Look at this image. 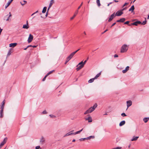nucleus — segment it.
I'll list each match as a JSON object with an SVG mask.
<instances>
[{"label": "nucleus", "mask_w": 149, "mask_h": 149, "mask_svg": "<svg viewBox=\"0 0 149 149\" xmlns=\"http://www.w3.org/2000/svg\"><path fill=\"white\" fill-rule=\"evenodd\" d=\"M128 49L127 46L126 45H123L121 47L120 52L121 53H124L127 52Z\"/></svg>", "instance_id": "obj_1"}, {"label": "nucleus", "mask_w": 149, "mask_h": 149, "mask_svg": "<svg viewBox=\"0 0 149 149\" xmlns=\"http://www.w3.org/2000/svg\"><path fill=\"white\" fill-rule=\"evenodd\" d=\"M87 61L86 60L84 62L83 64L82 65H79L77 68L76 69L78 71L79 70L81 69L82 68H83L84 65L85 64L86 62Z\"/></svg>", "instance_id": "obj_2"}, {"label": "nucleus", "mask_w": 149, "mask_h": 149, "mask_svg": "<svg viewBox=\"0 0 149 149\" xmlns=\"http://www.w3.org/2000/svg\"><path fill=\"white\" fill-rule=\"evenodd\" d=\"M115 13H113L110 16V17L109 18V19H108V21L109 22H111L112 19H113V18L115 17Z\"/></svg>", "instance_id": "obj_3"}, {"label": "nucleus", "mask_w": 149, "mask_h": 149, "mask_svg": "<svg viewBox=\"0 0 149 149\" xmlns=\"http://www.w3.org/2000/svg\"><path fill=\"white\" fill-rule=\"evenodd\" d=\"M33 39V36L31 34H30L28 38V41L29 43L31 42Z\"/></svg>", "instance_id": "obj_4"}, {"label": "nucleus", "mask_w": 149, "mask_h": 149, "mask_svg": "<svg viewBox=\"0 0 149 149\" xmlns=\"http://www.w3.org/2000/svg\"><path fill=\"white\" fill-rule=\"evenodd\" d=\"M123 13L121 10H118L116 13V14H115V16H119L121 15Z\"/></svg>", "instance_id": "obj_5"}, {"label": "nucleus", "mask_w": 149, "mask_h": 149, "mask_svg": "<svg viewBox=\"0 0 149 149\" xmlns=\"http://www.w3.org/2000/svg\"><path fill=\"white\" fill-rule=\"evenodd\" d=\"M3 109L4 108H0V117L2 118L3 116Z\"/></svg>", "instance_id": "obj_6"}, {"label": "nucleus", "mask_w": 149, "mask_h": 149, "mask_svg": "<svg viewBox=\"0 0 149 149\" xmlns=\"http://www.w3.org/2000/svg\"><path fill=\"white\" fill-rule=\"evenodd\" d=\"M7 138H5L1 142L0 144L1 145H2V146H3V145L6 143L7 140Z\"/></svg>", "instance_id": "obj_7"}, {"label": "nucleus", "mask_w": 149, "mask_h": 149, "mask_svg": "<svg viewBox=\"0 0 149 149\" xmlns=\"http://www.w3.org/2000/svg\"><path fill=\"white\" fill-rule=\"evenodd\" d=\"M7 138H5L1 142L0 144L1 145H2V146H3V145L6 143L7 140Z\"/></svg>", "instance_id": "obj_8"}, {"label": "nucleus", "mask_w": 149, "mask_h": 149, "mask_svg": "<svg viewBox=\"0 0 149 149\" xmlns=\"http://www.w3.org/2000/svg\"><path fill=\"white\" fill-rule=\"evenodd\" d=\"M126 19L125 18H122L117 20L116 22H123Z\"/></svg>", "instance_id": "obj_9"}, {"label": "nucleus", "mask_w": 149, "mask_h": 149, "mask_svg": "<svg viewBox=\"0 0 149 149\" xmlns=\"http://www.w3.org/2000/svg\"><path fill=\"white\" fill-rule=\"evenodd\" d=\"M141 23V22L139 21H138L133 23V24H134V25L137 26L138 24H140Z\"/></svg>", "instance_id": "obj_10"}, {"label": "nucleus", "mask_w": 149, "mask_h": 149, "mask_svg": "<svg viewBox=\"0 0 149 149\" xmlns=\"http://www.w3.org/2000/svg\"><path fill=\"white\" fill-rule=\"evenodd\" d=\"M75 54L73 52L71 53L67 58L70 60L72 58Z\"/></svg>", "instance_id": "obj_11"}, {"label": "nucleus", "mask_w": 149, "mask_h": 149, "mask_svg": "<svg viewBox=\"0 0 149 149\" xmlns=\"http://www.w3.org/2000/svg\"><path fill=\"white\" fill-rule=\"evenodd\" d=\"M78 13V10H77L76 11L74 14V15L73 16L71 17L70 18V20H72V19H74V18L77 15V13Z\"/></svg>", "instance_id": "obj_12"}, {"label": "nucleus", "mask_w": 149, "mask_h": 149, "mask_svg": "<svg viewBox=\"0 0 149 149\" xmlns=\"http://www.w3.org/2000/svg\"><path fill=\"white\" fill-rule=\"evenodd\" d=\"M127 106L128 107L131 106L132 104V102L131 100H129L127 102Z\"/></svg>", "instance_id": "obj_13"}, {"label": "nucleus", "mask_w": 149, "mask_h": 149, "mask_svg": "<svg viewBox=\"0 0 149 149\" xmlns=\"http://www.w3.org/2000/svg\"><path fill=\"white\" fill-rule=\"evenodd\" d=\"M85 120H88V122L89 123L91 122L92 121V120L91 116H89L88 118H86Z\"/></svg>", "instance_id": "obj_14"}, {"label": "nucleus", "mask_w": 149, "mask_h": 149, "mask_svg": "<svg viewBox=\"0 0 149 149\" xmlns=\"http://www.w3.org/2000/svg\"><path fill=\"white\" fill-rule=\"evenodd\" d=\"M54 0H51L50 1L49 6L48 8V10H49V9L52 6V4L54 3Z\"/></svg>", "instance_id": "obj_15"}, {"label": "nucleus", "mask_w": 149, "mask_h": 149, "mask_svg": "<svg viewBox=\"0 0 149 149\" xmlns=\"http://www.w3.org/2000/svg\"><path fill=\"white\" fill-rule=\"evenodd\" d=\"M129 66L126 67L125 70H122L123 73H125L129 70Z\"/></svg>", "instance_id": "obj_16"}, {"label": "nucleus", "mask_w": 149, "mask_h": 149, "mask_svg": "<svg viewBox=\"0 0 149 149\" xmlns=\"http://www.w3.org/2000/svg\"><path fill=\"white\" fill-rule=\"evenodd\" d=\"M17 44V43H11L9 44V47H15Z\"/></svg>", "instance_id": "obj_17"}, {"label": "nucleus", "mask_w": 149, "mask_h": 149, "mask_svg": "<svg viewBox=\"0 0 149 149\" xmlns=\"http://www.w3.org/2000/svg\"><path fill=\"white\" fill-rule=\"evenodd\" d=\"M13 0H9L8 2L7 3V4L5 6V8H6L10 5L11 2Z\"/></svg>", "instance_id": "obj_18"}, {"label": "nucleus", "mask_w": 149, "mask_h": 149, "mask_svg": "<svg viewBox=\"0 0 149 149\" xmlns=\"http://www.w3.org/2000/svg\"><path fill=\"white\" fill-rule=\"evenodd\" d=\"M22 28L24 29H28L29 28V26H28V21H27V24L26 25L24 24L23 25Z\"/></svg>", "instance_id": "obj_19"}, {"label": "nucleus", "mask_w": 149, "mask_h": 149, "mask_svg": "<svg viewBox=\"0 0 149 149\" xmlns=\"http://www.w3.org/2000/svg\"><path fill=\"white\" fill-rule=\"evenodd\" d=\"M125 123V120H123L121 121L119 123V125L120 126H121L124 125Z\"/></svg>", "instance_id": "obj_20"}, {"label": "nucleus", "mask_w": 149, "mask_h": 149, "mask_svg": "<svg viewBox=\"0 0 149 149\" xmlns=\"http://www.w3.org/2000/svg\"><path fill=\"white\" fill-rule=\"evenodd\" d=\"M134 5L132 6L130 8L129 10V11H131V12L132 13L134 10Z\"/></svg>", "instance_id": "obj_21"}, {"label": "nucleus", "mask_w": 149, "mask_h": 149, "mask_svg": "<svg viewBox=\"0 0 149 149\" xmlns=\"http://www.w3.org/2000/svg\"><path fill=\"white\" fill-rule=\"evenodd\" d=\"M149 120V117L144 118L143 119V121L145 123H147Z\"/></svg>", "instance_id": "obj_22"}, {"label": "nucleus", "mask_w": 149, "mask_h": 149, "mask_svg": "<svg viewBox=\"0 0 149 149\" xmlns=\"http://www.w3.org/2000/svg\"><path fill=\"white\" fill-rule=\"evenodd\" d=\"M45 139L43 137H42L41 139L40 140V142L42 143V144H43L45 142Z\"/></svg>", "instance_id": "obj_23"}, {"label": "nucleus", "mask_w": 149, "mask_h": 149, "mask_svg": "<svg viewBox=\"0 0 149 149\" xmlns=\"http://www.w3.org/2000/svg\"><path fill=\"white\" fill-rule=\"evenodd\" d=\"M139 136H134L133 138L132 139L131 141H136L139 138Z\"/></svg>", "instance_id": "obj_24"}, {"label": "nucleus", "mask_w": 149, "mask_h": 149, "mask_svg": "<svg viewBox=\"0 0 149 149\" xmlns=\"http://www.w3.org/2000/svg\"><path fill=\"white\" fill-rule=\"evenodd\" d=\"M101 72H100V73L97 74L94 78L95 79H97L98 77H99L101 74Z\"/></svg>", "instance_id": "obj_25"}, {"label": "nucleus", "mask_w": 149, "mask_h": 149, "mask_svg": "<svg viewBox=\"0 0 149 149\" xmlns=\"http://www.w3.org/2000/svg\"><path fill=\"white\" fill-rule=\"evenodd\" d=\"M92 107H90V108H89L88 109V112H89V113H91V112H93V111H94V110L93 109H92Z\"/></svg>", "instance_id": "obj_26"}, {"label": "nucleus", "mask_w": 149, "mask_h": 149, "mask_svg": "<svg viewBox=\"0 0 149 149\" xmlns=\"http://www.w3.org/2000/svg\"><path fill=\"white\" fill-rule=\"evenodd\" d=\"M2 106L1 108H4L5 104V100H4L2 102Z\"/></svg>", "instance_id": "obj_27"}, {"label": "nucleus", "mask_w": 149, "mask_h": 149, "mask_svg": "<svg viewBox=\"0 0 149 149\" xmlns=\"http://www.w3.org/2000/svg\"><path fill=\"white\" fill-rule=\"evenodd\" d=\"M47 8L46 7H44L42 12V13H45L46 11Z\"/></svg>", "instance_id": "obj_28"}, {"label": "nucleus", "mask_w": 149, "mask_h": 149, "mask_svg": "<svg viewBox=\"0 0 149 149\" xmlns=\"http://www.w3.org/2000/svg\"><path fill=\"white\" fill-rule=\"evenodd\" d=\"M94 79H94V78H92V79H90L88 81V82L89 83H92L93 82L94 80Z\"/></svg>", "instance_id": "obj_29"}, {"label": "nucleus", "mask_w": 149, "mask_h": 149, "mask_svg": "<svg viewBox=\"0 0 149 149\" xmlns=\"http://www.w3.org/2000/svg\"><path fill=\"white\" fill-rule=\"evenodd\" d=\"M94 137H95L94 136H89L88 137H86V139L87 140H88V139H90L91 138H94Z\"/></svg>", "instance_id": "obj_30"}, {"label": "nucleus", "mask_w": 149, "mask_h": 149, "mask_svg": "<svg viewBox=\"0 0 149 149\" xmlns=\"http://www.w3.org/2000/svg\"><path fill=\"white\" fill-rule=\"evenodd\" d=\"M96 3L97 4V6H100L101 5V4L100 2V0H96Z\"/></svg>", "instance_id": "obj_31"}, {"label": "nucleus", "mask_w": 149, "mask_h": 149, "mask_svg": "<svg viewBox=\"0 0 149 149\" xmlns=\"http://www.w3.org/2000/svg\"><path fill=\"white\" fill-rule=\"evenodd\" d=\"M97 104L96 103L95 104L93 105V107H92V108H93L92 109L94 110L97 107Z\"/></svg>", "instance_id": "obj_32"}, {"label": "nucleus", "mask_w": 149, "mask_h": 149, "mask_svg": "<svg viewBox=\"0 0 149 149\" xmlns=\"http://www.w3.org/2000/svg\"><path fill=\"white\" fill-rule=\"evenodd\" d=\"M23 2H24V3H23L20 2V3L23 6L25 4H26L27 3V1H23Z\"/></svg>", "instance_id": "obj_33"}, {"label": "nucleus", "mask_w": 149, "mask_h": 149, "mask_svg": "<svg viewBox=\"0 0 149 149\" xmlns=\"http://www.w3.org/2000/svg\"><path fill=\"white\" fill-rule=\"evenodd\" d=\"M146 24V19L145 18V20L143 21L142 22H141V23L140 24H141L143 25H144Z\"/></svg>", "instance_id": "obj_34"}, {"label": "nucleus", "mask_w": 149, "mask_h": 149, "mask_svg": "<svg viewBox=\"0 0 149 149\" xmlns=\"http://www.w3.org/2000/svg\"><path fill=\"white\" fill-rule=\"evenodd\" d=\"M54 70H53L52 71H49V72L47 74V76H48L50 74H51V73H52V72L54 71Z\"/></svg>", "instance_id": "obj_35"}, {"label": "nucleus", "mask_w": 149, "mask_h": 149, "mask_svg": "<svg viewBox=\"0 0 149 149\" xmlns=\"http://www.w3.org/2000/svg\"><path fill=\"white\" fill-rule=\"evenodd\" d=\"M83 129V128H82L81 130H80L79 131H78L76 132V133L77 134H79V133H80L82 131Z\"/></svg>", "instance_id": "obj_36"}, {"label": "nucleus", "mask_w": 149, "mask_h": 149, "mask_svg": "<svg viewBox=\"0 0 149 149\" xmlns=\"http://www.w3.org/2000/svg\"><path fill=\"white\" fill-rule=\"evenodd\" d=\"M11 50H10L8 52V53L7 54V56H8L9 55H10L11 54Z\"/></svg>", "instance_id": "obj_37"}, {"label": "nucleus", "mask_w": 149, "mask_h": 149, "mask_svg": "<svg viewBox=\"0 0 149 149\" xmlns=\"http://www.w3.org/2000/svg\"><path fill=\"white\" fill-rule=\"evenodd\" d=\"M71 132H70L69 133L66 134H65L64 136H67L69 135H71V134L70 133Z\"/></svg>", "instance_id": "obj_38"}, {"label": "nucleus", "mask_w": 149, "mask_h": 149, "mask_svg": "<svg viewBox=\"0 0 149 149\" xmlns=\"http://www.w3.org/2000/svg\"><path fill=\"white\" fill-rule=\"evenodd\" d=\"M9 14L10 15H9L8 17V18L7 19H6V21H8L9 19V18L11 16V15L10 14V12H9Z\"/></svg>", "instance_id": "obj_39"}, {"label": "nucleus", "mask_w": 149, "mask_h": 149, "mask_svg": "<svg viewBox=\"0 0 149 149\" xmlns=\"http://www.w3.org/2000/svg\"><path fill=\"white\" fill-rule=\"evenodd\" d=\"M83 64V61H81L77 65V67H78L79 65H82Z\"/></svg>", "instance_id": "obj_40"}, {"label": "nucleus", "mask_w": 149, "mask_h": 149, "mask_svg": "<svg viewBox=\"0 0 149 149\" xmlns=\"http://www.w3.org/2000/svg\"><path fill=\"white\" fill-rule=\"evenodd\" d=\"M49 116L51 117L52 118H55L56 117V116H55L53 115H52V114L49 115Z\"/></svg>", "instance_id": "obj_41"}, {"label": "nucleus", "mask_w": 149, "mask_h": 149, "mask_svg": "<svg viewBox=\"0 0 149 149\" xmlns=\"http://www.w3.org/2000/svg\"><path fill=\"white\" fill-rule=\"evenodd\" d=\"M70 60V59H69L68 58H67L66 60V61L65 62V64H66Z\"/></svg>", "instance_id": "obj_42"}, {"label": "nucleus", "mask_w": 149, "mask_h": 149, "mask_svg": "<svg viewBox=\"0 0 149 149\" xmlns=\"http://www.w3.org/2000/svg\"><path fill=\"white\" fill-rule=\"evenodd\" d=\"M121 116L124 117H125V116H127V115H126V114H125V113H122L121 114Z\"/></svg>", "instance_id": "obj_43"}, {"label": "nucleus", "mask_w": 149, "mask_h": 149, "mask_svg": "<svg viewBox=\"0 0 149 149\" xmlns=\"http://www.w3.org/2000/svg\"><path fill=\"white\" fill-rule=\"evenodd\" d=\"M47 76V74H46V75L45 76V77H44V78H43V79H42V81H44L45 80V79H46V77H47V76Z\"/></svg>", "instance_id": "obj_44"}, {"label": "nucleus", "mask_w": 149, "mask_h": 149, "mask_svg": "<svg viewBox=\"0 0 149 149\" xmlns=\"http://www.w3.org/2000/svg\"><path fill=\"white\" fill-rule=\"evenodd\" d=\"M85 139H86V138H81L79 140L81 141H83V140H85Z\"/></svg>", "instance_id": "obj_45"}, {"label": "nucleus", "mask_w": 149, "mask_h": 149, "mask_svg": "<svg viewBox=\"0 0 149 149\" xmlns=\"http://www.w3.org/2000/svg\"><path fill=\"white\" fill-rule=\"evenodd\" d=\"M82 4H83V3L82 2L81 4L80 5V6L78 7V8H77V10H78L80 8H81V6H82Z\"/></svg>", "instance_id": "obj_46"}, {"label": "nucleus", "mask_w": 149, "mask_h": 149, "mask_svg": "<svg viewBox=\"0 0 149 149\" xmlns=\"http://www.w3.org/2000/svg\"><path fill=\"white\" fill-rule=\"evenodd\" d=\"M129 21H126V22H125V23H124V24H129Z\"/></svg>", "instance_id": "obj_47"}, {"label": "nucleus", "mask_w": 149, "mask_h": 149, "mask_svg": "<svg viewBox=\"0 0 149 149\" xmlns=\"http://www.w3.org/2000/svg\"><path fill=\"white\" fill-rule=\"evenodd\" d=\"M122 148L121 147H116L114 148H113V149H120Z\"/></svg>", "instance_id": "obj_48"}, {"label": "nucleus", "mask_w": 149, "mask_h": 149, "mask_svg": "<svg viewBox=\"0 0 149 149\" xmlns=\"http://www.w3.org/2000/svg\"><path fill=\"white\" fill-rule=\"evenodd\" d=\"M47 113V111L46 110H44L42 112V113L43 114H46Z\"/></svg>", "instance_id": "obj_49"}, {"label": "nucleus", "mask_w": 149, "mask_h": 149, "mask_svg": "<svg viewBox=\"0 0 149 149\" xmlns=\"http://www.w3.org/2000/svg\"><path fill=\"white\" fill-rule=\"evenodd\" d=\"M89 113V112L88 110H87L86 111H85V113H84V114H87V113Z\"/></svg>", "instance_id": "obj_50"}, {"label": "nucleus", "mask_w": 149, "mask_h": 149, "mask_svg": "<svg viewBox=\"0 0 149 149\" xmlns=\"http://www.w3.org/2000/svg\"><path fill=\"white\" fill-rule=\"evenodd\" d=\"M40 147V146H38L36 147L35 149H39Z\"/></svg>", "instance_id": "obj_51"}, {"label": "nucleus", "mask_w": 149, "mask_h": 149, "mask_svg": "<svg viewBox=\"0 0 149 149\" xmlns=\"http://www.w3.org/2000/svg\"><path fill=\"white\" fill-rule=\"evenodd\" d=\"M80 50V49H79L75 52H73L74 53V54H75L78 51H79Z\"/></svg>", "instance_id": "obj_52"}, {"label": "nucleus", "mask_w": 149, "mask_h": 149, "mask_svg": "<svg viewBox=\"0 0 149 149\" xmlns=\"http://www.w3.org/2000/svg\"><path fill=\"white\" fill-rule=\"evenodd\" d=\"M8 15H7L5 16H4V20H6V19H7V16H8Z\"/></svg>", "instance_id": "obj_53"}, {"label": "nucleus", "mask_w": 149, "mask_h": 149, "mask_svg": "<svg viewBox=\"0 0 149 149\" xmlns=\"http://www.w3.org/2000/svg\"><path fill=\"white\" fill-rule=\"evenodd\" d=\"M116 24V22H115L114 23H113L111 25V26H110V28H111L112 26H114Z\"/></svg>", "instance_id": "obj_54"}, {"label": "nucleus", "mask_w": 149, "mask_h": 149, "mask_svg": "<svg viewBox=\"0 0 149 149\" xmlns=\"http://www.w3.org/2000/svg\"><path fill=\"white\" fill-rule=\"evenodd\" d=\"M49 10H47V12L46 13V15H45L46 17H47L48 15Z\"/></svg>", "instance_id": "obj_55"}, {"label": "nucleus", "mask_w": 149, "mask_h": 149, "mask_svg": "<svg viewBox=\"0 0 149 149\" xmlns=\"http://www.w3.org/2000/svg\"><path fill=\"white\" fill-rule=\"evenodd\" d=\"M114 57H115V58H116V57H118V55H117V54H115L114 55Z\"/></svg>", "instance_id": "obj_56"}, {"label": "nucleus", "mask_w": 149, "mask_h": 149, "mask_svg": "<svg viewBox=\"0 0 149 149\" xmlns=\"http://www.w3.org/2000/svg\"><path fill=\"white\" fill-rule=\"evenodd\" d=\"M129 26H132V25H134V24H133V23L128 24Z\"/></svg>", "instance_id": "obj_57"}, {"label": "nucleus", "mask_w": 149, "mask_h": 149, "mask_svg": "<svg viewBox=\"0 0 149 149\" xmlns=\"http://www.w3.org/2000/svg\"><path fill=\"white\" fill-rule=\"evenodd\" d=\"M128 3H125L123 5V7H124V6H125V5H126L128 4Z\"/></svg>", "instance_id": "obj_58"}, {"label": "nucleus", "mask_w": 149, "mask_h": 149, "mask_svg": "<svg viewBox=\"0 0 149 149\" xmlns=\"http://www.w3.org/2000/svg\"><path fill=\"white\" fill-rule=\"evenodd\" d=\"M113 3L112 2H110L109 3H108L107 5V6H109V5L111 4H112Z\"/></svg>", "instance_id": "obj_59"}, {"label": "nucleus", "mask_w": 149, "mask_h": 149, "mask_svg": "<svg viewBox=\"0 0 149 149\" xmlns=\"http://www.w3.org/2000/svg\"><path fill=\"white\" fill-rule=\"evenodd\" d=\"M71 135L73 134V135H75L77 134L76 133V132H74V133H71Z\"/></svg>", "instance_id": "obj_60"}, {"label": "nucleus", "mask_w": 149, "mask_h": 149, "mask_svg": "<svg viewBox=\"0 0 149 149\" xmlns=\"http://www.w3.org/2000/svg\"><path fill=\"white\" fill-rule=\"evenodd\" d=\"M108 29H106L103 33H102V34L105 33V32H106V31H108Z\"/></svg>", "instance_id": "obj_61"}, {"label": "nucleus", "mask_w": 149, "mask_h": 149, "mask_svg": "<svg viewBox=\"0 0 149 149\" xmlns=\"http://www.w3.org/2000/svg\"><path fill=\"white\" fill-rule=\"evenodd\" d=\"M37 46H36V45H33V46L32 45V47L33 48H35V47H36Z\"/></svg>", "instance_id": "obj_62"}, {"label": "nucleus", "mask_w": 149, "mask_h": 149, "mask_svg": "<svg viewBox=\"0 0 149 149\" xmlns=\"http://www.w3.org/2000/svg\"><path fill=\"white\" fill-rule=\"evenodd\" d=\"M32 47V45H30L27 46V47Z\"/></svg>", "instance_id": "obj_63"}, {"label": "nucleus", "mask_w": 149, "mask_h": 149, "mask_svg": "<svg viewBox=\"0 0 149 149\" xmlns=\"http://www.w3.org/2000/svg\"><path fill=\"white\" fill-rule=\"evenodd\" d=\"M114 1L115 2H118V1H116V0H114Z\"/></svg>", "instance_id": "obj_64"}]
</instances>
